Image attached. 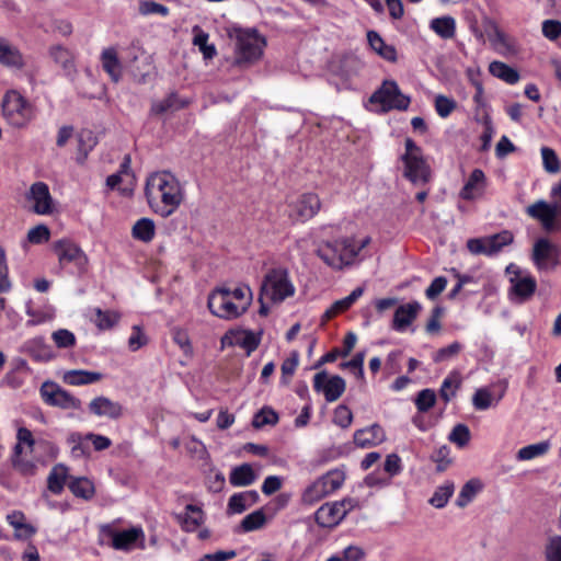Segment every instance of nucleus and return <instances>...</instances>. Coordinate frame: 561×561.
Returning a JSON list of instances; mask_svg holds the SVG:
<instances>
[{
    "mask_svg": "<svg viewBox=\"0 0 561 561\" xmlns=\"http://www.w3.org/2000/svg\"><path fill=\"white\" fill-rule=\"evenodd\" d=\"M252 290L248 285L236 288H216L209 294L208 308L221 319L232 320L243 314L252 304Z\"/></svg>",
    "mask_w": 561,
    "mask_h": 561,
    "instance_id": "obj_1",
    "label": "nucleus"
},
{
    "mask_svg": "<svg viewBox=\"0 0 561 561\" xmlns=\"http://www.w3.org/2000/svg\"><path fill=\"white\" fill-rule=\"evenodd\" d=\"M370 243V238L365 237L360 241L353 238H344L332 242L321 243L317 249V255L330 267L343 270L352 265L359 252Z\"/></svg>",
    "mask_w": 561,
    "mask_h": 561,
    "instance_id": "obj_2",
    "label": "nucleus"
},
{
    "mask_svg": "<svg viewBox=\"0 0 561 561\" xmlns=\"http://www.w3.org/2000/svg\"><path fill=\"white\" fill-rule=\"evenodd\" d=\"M146 196L150 207L160 199L165 207L178 208L183 199L179 181L169 172H156L147 179Z\"/></svg>",
    "mask_w": 561,
    "mask_h": 561,
    "instance_id": "obj_3",
    "label": "nucleus"
},
{
    "mask_svg": "<svg viewBox=\"0 0 561 561\" xmlns=\"http://www.w3.org/2000/svg\"><path fill=\"white\" fill-rule=\"evenodd\" d=\"M405 152L401 156L403 176L414 185H425L431 181L432 170L423 156V150L411 138L404 141Z\"/></svg>",
    "mask_w": 561,
    "mask_h": 561,
    "instance_id": "obj_4",
    "label": "nucleus"
},
{
    "mask_svg": "<svg viewBox=\"0 0 561 561\" xmlns=\"http://www.w3.org/2000/svg\"><path fill=\"white\" fill-rule=\"evenodd\" d=\"M266 43L254 30H236L234 65L249 67L263 55Z\"/></svg>",
    "mask_w": 561,
    "mask_h": 561,
    "instance_id": "obj_5",
    "label": "nucleus"
},
{
    "mask_svg": "<svg viewBox=\"0 0 561 561\" xmlns=\"http://www.w3.org/2000/svg\"><path fill=\"white\" fill-rule=\"evenodd\" d=\"M294 294L295 287L289 279L288 272L283 268H274L264 276L260 301L270 300L279 304Z\"/></svg>",
    "mask_w": 561,
    "mask_h": 561,
    "instance_id": "obj_6",
    "label": "nucleus"
},
{
    "mask_svg": "<svg viewBox=\"0 0 561 561\" xmlns=\"http://www.w3.org/2000/svg\"><path fill=\"white\" fill-rule=\"evenodd\" d=\"M2 111L13 127H24L33 118L32 105L18 91H9L4 95Z\"/></svg>",
    "mask_w": 561,
    "mask_h": 561,
    "instance_id": "obj_7",
    "label": "nucleus"
},
{
    "mask_svg": "<svg viewBox=\"0 0 561 561\" xmlns=\"http://www.w3.org/2000/svg\"><path fill=\"white\" fill-rule=\"evenodd\" d=\"M369 101L374 104H380L383 112L391 110L405 111L410 105V98L404 95L396 81H385L382 85L375 91Z\"/></svg>",
    "mask_w": 561,
    "mask_h": 561,
    "instance_id": "obj_8",
    "label": "nucleus"
},
{
    "mask_svg": "<svg viewBox=\"0 0 561 561\" xmlns=\"http://www.w3.org/2000/svg\"><path fill=\"white\" fill-rule=\"evenodd\" d=\"M43 401L62 410H80L82 402L54 381H45L39 389Z\"/></svg>",
    "mask_w": 561,
    "mask_h": 561,
    "instance_id": "obj_9",
    "label": "nucleus"
},
{
    "mask_svg": "<svg viewBox=\"0 0 561 561\" xmlns=\"http://www.w3.org/2000/svg\"><path fill=\"white\" fill-rule=\"evenodd\" d=\"M104 535L112 539V547L115 550L130 551L137 547L144 548L145 533L141 527H131L126 530L117 531L112 525L101 527Z\"/></svg>",
    "mask_w": 561,
    "mask_h": 561,
    "instance_id": "obj_10",
    "label": "nucleus"
},
{
    "mask_svg": "<svg viewBox=\"0 0 561 561\" xmlns=\"http://www.w3.org/2000/svg\"><path fill=\"white\" fill-rule=\"evenodd\" d=\"M513 239L512 232L504 230L493 236L469 239L467 248L474 255L483 254L491 256L501 251L503 247L511 244Z\"/></svg>",
    "mask_w": 561,
    "mask_h": 561,
    "instance_id": "obj_11",
    "label": "nucleus"
},
{
    "mask_svg": "<svg viewBox=\"0 0 561 561\" xmlns=\"http://www.w3.org/2000/svg\"><path fill=\"white\" fill-rule=\"evenodd\" d=\"M54 251L61 266L73 264L79 272H83L88 265V256L83 250L68 239H61L54 243Z\"/></svg>",
    "mask_w": 561,
    "mask_h": 561,
    "instance_id": "obj_12",
    "label": "nucleus"
},
{
    "mask_svg": "<svg viewBox=\"0 0 561 561\" xmlns=\"http://www.w3.org/2000/svg\"><path fill=\"white\" fill-rule=\"evenodd\" d=\"M313 388L323 392L328 402H334L344 393L346 383L341 376L329 377L325 371H320L313 377Z\"/></svg>",
    "mask_w": 561,
    "mask_h": 561,
    "instance_id": "obj_13",
    "label": "nucleus"
},
{
    "mask_svg": "<svg viewBox=\"0 0 561 561\" xmlns=\"http://www.w3.org/2000/svg\"><path fill=\"white\" fill-rule=\"evenodd\" d=\"M510 297L514 302L523 304L529 300L536 291L537 282L528 273L516 271L515 276H511Z\"/></svg>",
    "mask_w": 561,
    "mask_h": 561,
    "instance_id": "obj_14",
    "label": "nucleus"
},
{
    "mask_svg": "<svg viewBox=\"0 0 561 561\" xmlns=\"http://www.w3.org/2000/svg\"><path fill=\"white\" fill-rule=\"evenodd\" d=\"M558 248L548 239H538L533 248L531 259L538 270H547L558 264Z\"/></svg>",
    "mask_w": 561,
    "mask_h": 561,
    "instance_id": "obj_15",
    "label": "nucleus"
},
{
    "mask_svg": "<svg viewBox=\"0 0 561 561\" xmlns=\"http://www.w3.org/2000/svg\"><path fill=\"white\" fill-rule=\"evenodd\" d=\"M148 59L149 57L146 56L145 50L140 46V43L138 41L133 42L128 48L127 65L130 68L134 77L137 78L140 82H144L146 76L149 75L151 65Z\"/></svg>",
    "mask_w": 561,
    "mask_h": 561,
    "instance_id": "obj_16",
    "label": "nucleus"
},
{
    "mask_svg": "<svg viewBox=\"0 0 561 561\" xmlns=\"http://www.w3.org/2000/svg\"><path fill=\"white\" fill-rule=\"evenodd\" d=\"M134 182V174L130 170V157L126 154L121 163L118 172L111 174L106 179V186L110 190H117L123 194H127L131 191Z\"/></svg>",
    "mask_w": 561,
    "mask_h": 561,
    "instance_id": "obj_17",
    "label": "nucleus"
},
{
    "mask_svg": "<svg viewBox=\"0 0 561 561\" xmlns=\"http://www.w3.org/2000/svg\"><path fill=\"white\" fill-rule=\"evenodd\" d=\"M346 516V508L343 503H324L316 512V522L321 527H334L339 525Z\"/></svg>",
    "mask_w": 561,
    "mask_h": 561,
    "instance_id": "obj_18",
    "label": "nucleus"
},
{
    "mask_svg": "<svg viewBox=\"0 0 561 561\" xmlns=\"http://www.w3.org/2000/svg\"><path fill=\"white\" fill-rule=\"evenodd\" d=\"M89 410L99 417H108L117 420L123 415L124 409L121 403L111 400L107 397H96L89 403Z\"/></svg>",
    "mask_w": 561,
    "mask_h": 561,
    "instance_id": "obj_19",
    "label": "nucleus"
},
{
    "mask_svg": "<svg viewBox=\"0 0 561 561\" xmlns=\"http://www.w3.org/2000/svg\"><path fill=\"white\" fill-rule=\"evenodd\" d=\"M386 440L383 428L375 423L368 427L357 430L354 433V443L360 448L377 446Z\"/></svg>",
    "mask_w": 561,
    "mask_h": 561,
    "instance_id": "obj_20",
    "label": "nucleus"
},
{
    "mask_svg": "<svg viewBox=\"0 0 561 561\" xmlns=\"http://www.w3.org/2000/svg\"><path fill=\"white\" fill-rule=\"evenodd\" d=\"M421 305L417 301L408 302L399 306L393 316L392 328L398 332H403L417 317Z\"/></svg>",
    "mask_w": 561,
    "mask_h": 561,
    "instance_id": "obj_21",
    "label": "nucleus"
},
{
    "mask_svg": "<svg viewBox=\"0 0 561 561\" xmlns=\"http://www.w3.org/2000/svg\"><path fill=\"white\" fill-rule=\"evenodd\" d=\"M0 65L22 69L25 65L24 58L20 49L9 43L8 39L0 36Z\"/></svg>",
    "mask_w": 561,
    "mask_h": 561,
    "instance_id": "obj_22",
    "label": "nucleus"
},
{
    "mask_svg": "<svg viewBox=\"0 0 561 561\" xmlns=\"http://www.w3.org/2000/svg\"><path fill=\"white\" fill-rule=\"evenodd\" d=\"M101 64L103 70L114 82H118L123 75V66L118 58V53L114 47H107L101 53Z\"/></svg>",
    "mask_w": 561,
    "mask_h": 561,
    "instance_id": "obj_23",
    "label": "nucleus"
},
{
    "mask_svg": "<svg viewBox=\"0 0 561 561\" xmlns=\"http://www.w3.org/2000/svg\"><path fill=\"white\" fill-rule=\"evenodd\" d=\"M176 520L184 531L193 533L204 523V512L201 507L188 504L184 513L176 515Z\"/></svg>",
    "mask_w": 561,
    "mask_h": 561,
    "instance_id": "obj_24",
    "label": "nucleus"
},
{
    "mask_svg": "<svg viewBox=\"0 0 561 561\" xmlns=\"http://www.w3.org/2000/svg\"><path fill=\"white\" fill-rule=\"evenodd\" d=\"M30 198L34 202L33 210H51L54 206L48 185L44 182L31 186Z\"/></svg>",
    "mask_w": 561,
    "mask_h": 561,
    "instance_id": "obj_25",
    "label": "nucleus"
},
{
    "mask_svg": "<svg viewBox=\"0 0 561 561\" xmlns=\"http://www.w3.org/2000/svg\"><path fill=\"white\" fill-rule=\"evenodd\" d=\"M364 294L363 287H356L347 297L334 301L322 316L323 321H328L339 313L348 310Z\"/></svg>",
    "mask_w": 561,
    "mask_h": 561,
    "instance_id": "obj_26",
    "label": "nucleus"
},
{
    "mask_svg": "<svg viewBox=\"0 0 561 561\" xmlns=\"http://www.w3.org/2000/svg\"><path fill=\"white\" fill-rule=\"evenodd\" d=\"M102 379V374L82 369L68 370L64 374L62 380L70 386H83L98 382Z\"/></svg>",
    "mask_w": 561,
    "mask_h": 561,
    "instance_id": "obj_27",
    "label": "nucleus"
},
{
    "mask_svg": "<svg viewBox=\"0 0 561 561\" xmlns=\"http://www.w3.org/2000/svg\"><path fill=\"white\" fill-rule=\"evenodd\" d=\"M259 500V493L256 491H245L233 494L228 502V512L231 514H241L249 506L254 504Z\"/></svg>",
    "mask_w": 561,
    "mask_h": 561,
    "instance_id": "obj_28",
    "label": "nucleus"
},
{
    "mask_svg": "<svg viewBox=\"0 0 561 561\" xmlns=\"http://www.w3.org/2000/svg\"><path fill=\"white\" fill-rule=\"evenodd\" d=\"M367 41L369 46L383 59L396 62L397 50L392 45H387L376 31L367 32Z\"/></svg>",
    "mask_w": 561,
    "mask_h": 561,
    "instance_id": "obj_29",
    "label": "nucleus"
},
{
    "mask_svg": "<svg viewBox=\"0 0 561 561\" xmlns=\"http://www.w3.org/2000/svg\"><path fill=\"white\" fill-rule=\"evenodd\" d=\"M77 141V161L83 163L89 152L95 147L96 138L90 129H81L76 135Z\"/></svg>",
    "mask_w": 561,
    "mask_h": 561,
    "instance_id": "obj_30",
    "label": "nucleus"
},
{
    "mask_svg": "<svg viewBox=\"0 0 561 561\" xmlns=\"http://www.w3.org/2000/svg\"><path fill=\"white\" fill-rule=\"evenodd\" d=\"M256 480V474L249 463H242L234 467L229 476V482L233 486H247Z\"/></svg>",
    "mask_w": 561,
    "mask_h": 561,
    "instance_id": "obj_31",
    "label": "nucleus"
},
{
    "mask_svg": "<svg viewBox=\"0 0 561 561\" xmlns=\"http://www.w3.org/2000/svg\"><path fill=\"white\" fill-rule=\"evenodd\" d=\"M484 182L485 175L483 171L480 169H474L461 191V196L463 198L470 199L480 195L484 188Z\"/></svg>",
    "mask_w": 561,
    "mask_h": 561,
    "instance_id": "obj_32",
    "label": "nucleus"
},
{
    "mask_svg": "<svg viewBox=\"0 0 561 561\" xmlns=\"http://www.w3.org/2000/svg\"><path fill=\"white\" fill-rule=\"evenodd\" d=\"M431 30L444 39H450L456 34V21L450 15L435 18L431 21Z\"/></svg>",
    "mask_w": 561,
    "mask_h": 561,
    "instance_id": "obj_33",
    "label": "nucleus"
},
{
    "mask_svg": "<svg viewBox=\"0 0 561 561\" xmlns=\"http://www.w3.org/2000/svg\"><path fill=\"white\" fill-rule=\"evenodd\" d=\"M492 76L505 81L508 84H515L519 80V73L514 68L502 61H493L489 66Z\"/></svg>",
    "mask_w": 561,
    "mask_h": 561,
    "instance_id": "obj_34",
    "label": "nucleus"
},
{
    "mask_svg": "<svg viewBox=\"0 0 561 561\" xmlns=\"http://www.w3.org/2000/svg\"><path fill=\"white\" fill-rule=\"evenodd\" d=\"M68 468L61 463L56 465L50 470L47 478V488L54 494H59L64 490L67 479Z\"/></svg>",
    "mask_w": 561,
    "mask_h": 561,
    "instance_id": "obj_35",
    "label": "nucleus"
},
{
    "mask_svg": "<svg viewBox=\"0 0 561 561\" xmlns=\"http://www.w3.org/2000/svg\"><path fill=\"white\" fill-rule=\"evenodd\" d=\"M154 222L149 218H141L137 220L131 229L133 237L142 242H150L154 237Z\"/></svg>",
    "mask_w": 561,
    "mask_h": 561,
    "instance_id": "obj_36",
    "label": "nucleus"
},
{
    "mask_svg": "<svg viewBox=\"0 0 561 561\" xmlns=\"http://www.w3.org/2000/svg\"><path fill=\"white\" fill-rule=\"evenodd\" d=\"M49 55L56 64L61 66L67 71H72L75 68V56L66 47L61 45L51 46Z\"/></svg>",
    "mask_w": 561,
    "mask_h": 561,
    "instance_id": "obj_37",
    "label": "nucleus"
},
{
    "mask_svg": "<svg viewBox=\"0 0 561 561\" xmlns=\"http://www.w3.org/2000/svg\"><path fill=\"white\" fill-rule=\"evenodd\" d=\"M193 32V44L199 48L205 59H213L216 56L217 50L213 44H208V34L199 26H194Z\"/></svg>",
    "mask_w": 561,
    "mask_h": 561,
    "instance_id": "obj_38",
    "label": "nucleus"
},
{
    "mask_svg": "<svg viewBox=\"0 0 561 561\" xmlns=\"http://www.w3.org/2000/svg\"><path fill=\"white\" fill-rule=\"evenodd\" d=\"M327 495H329L328 490L319 478L304 491L301 500L305 504H314Z\"/></svg>",
    "mask_w": 561,
    "mask_h": 561,
    "instance_id": "obj_39",
    "label": "nucleus"
},
{
    "mask_svg": "<svg viewBox=\"0 0 561 561\" xmlns=\"http://www.w3.org/2000/svg\"><path fill=\"white\" fill-rule=\"evenodd\" d=\"M70 491L78 497L90 500L95 493L94 484L87 478H75L69 482Z\"/></svg>",
    "mask_w": 561,
    "mask_h": 561,
    "instance_id": "obj_40",
    "label": "nucleus"
},
{
    "mask_svg": "<svg viewBox=\"0 0 561 561\" xmlns=\"http://www.w3.org/2000/svg\"><path fill=\"white\" fill-rule=\"evenodd\" d=\"M550 448L549 442H540L531 445H527L523 448H520L517 454L516 458L517 460L525 461V460H531L537 457L543 456L548 453Z\"/></svg>",
    "mask_w": 561,
    "mask_h": 561,
    "instance_id": "obj_41",
    "label": "nucleus"
},
{
    "mask_svg": "<svg viewBox=\"0 0 561 561\" xmlns=\"http://www.w3.org/2000/svg\"><path fill=\"white\" fill-rule=\"evenodd\" d=\"M455 485L450 481H446L437 486L433 496L430 499V504L436 508H443L448 503L450 496L454 494Z\"/></svg>",
    "mask_w": 561,
    "mask_h": 561,
    "instance_id": "obj_42",
    "label": "nucleus"
},
{
    "mask_svg": "<svg viewBox=\"0 0 561 561\" xmlns=\"http://www.w3.org/2000/svg\"><path fill=\"white\" fill-rule=\"evenodd\" d=\"M461 378L458 371H451L443 381L439 394L445 402H449L460 387Z\"/></svg>",
    "mask_w": 561,
    "mask_h": 561,
    "instance_id": "obj_43",
    "label": "nucleus"
},
{
    "mask_svg": "<svg viewBox=\"0 0 561 561\" xmlns=\"http://www.w3.org/2000/svg\"><path fill=\"white\" fill-rule=\"evenodd\" d=\"M85 436H82L80 433H71L67 437V444L70 446L71 456L73 458L85 457L90 454V447L85 443Z\"/></svg>",
    "mask_w": 561,
    "mask_h": 561,
    "instance_id": "obj_44",
    "label": "nucleus"
},
{
    "mask_svg": "<svg viewBox=\"0 0 561 561\" xmlns=\"http://www.w3.org/2000/svg\"><path fill=\"white\" fill-rule=\"evenodd\" d=\"M547 232L561 230V213H529Z\"/></svg>",
    "mask_w": 561,
    "mask_h": 561,
    "instance_id": "obj_45",
    "label": "nucleus"
},
{
    "mask_svg": "<svg viewBox=\"0 0 561 561\" xmlns=\"http://www.w3.org/2000/svg\"><path fill=\"white\" fill-rule=\"evenodd\" d=\"M186 105V101H181L175 93H171L164 100L154 102L151 106V112L154 114H162L170 110L183 108Z\"/></svg>",
    "mask_w": 561,
    "mask_h": 561,
    "instance_id": "obj_46",
    "label": "nucleus"
},
{
    "mask_svg": "<svg viewBox=\"0 0 561 561\" xmlns=\"http://www.w3.org/2000/svg\"><path fill=\"white\" fill-rule=\"evenodd\" d=\"M93 312L95 317L92 319V321L101 330H108L113 328L118 322L119 319L118 313L114 311H103L100 308H95Z\"/></svg>",
    "mask_w": 561,
    "mask_h": 561,
    "instance_id": "obj_47",
    "label": "nucleus"
},
{
    "mask_svg": "<svg viewBox=\"0 0 561 561\" xmlns=\"http://www.w3.org/2000/svg\"><path fill=\"white\" fill-rule=\"evenodd\" d=\"M323 481L325 489L328 490V493L331 494L339 490L345 480V474L342 470H331L328 473L320 477Z\"/></svg>",
    "mask_w": 561,
    "mask_h": 561,
    "instance_id": "obj_48",
    "label": "nucleus"
},
{
    "mask_svg": "<svg viewBox=\"0 0 561 561\" xmlns=\"http://www.w3.org/2000/svg\"><path fill=\"white\" fill-rule=\"evenodd\" d=\"M266 522V517L261 510L247 515L241 522L243 531H253L260 529Z\"/></svg>",
    "mask_w": 561,
    "mask_h": 561,
    "instance_id": "obj_49",
    "label": "nucleus"
},
{
    "mask_svg": "<svg viewBox=\"0 0 561 561\" xmlns=\"http://www.w3.org/2000/svg\"><path fill=\"white\" fill-rule=\"evenodd\" d=\"M543 168L549 173H558L561 169L560 160L556 151L549 147L541 148Z\"/></svg>",
    "mask_w": 561,
    "mask_h": 561,
    "instance_id": "obj_50",
    "label": "nucleus"
},
{
    "mask_svg": "<svg viewBox=\"0 0 561 561\" xmlns=\"http://www.w3.org/2000/svg\"><path fill=\"white\" fill-rule=\"evenodd\" d=\"M277 422V413L272 409L264 408L254 415L252 425L256 428H261L265 425H275Z\"/></svg>",
    "mask_w": 561,
    "mask_h": 561,
    "instance_id": "obj_51",
    "label": "nucleus"
},
{
    "mask_svg": "<svg viewBox=\"0 0 561 561\" xmlns=\"http://www.w3.org/2000/svg\"><path fill=\"white\" fill-rule=\"evenodd\" d=\"M436 393L432 389H423L417 393L415 405L420 412H426L434 407Z\"/></svg>",
    "mask_w": 561,
    "mask_h": 561,
    "instance_id": "obj_52",
    "label": "nucleus"
},
{
    "mask_svg": "<svg viewBox=\"0 0 561 561\" xmlns=\"http://www.w3.org/2000/svg\"><path fill=\"white\" fill-rule=\"evenodd\" d=\"M546 561H561V536L556 535L548 539L545 548Z\"/></svg>",
    "mask_w": 561,
    "mask_h": 561,
    "instance_id": "obj_53",
    "label": "nucleus"
},
{
    "mask_svg": "<svg viewBox=\"0 0 561 561\" xmlns=\"http://www.w3.org/2000/svg\"><path fill=\"white\" fill-rule=\"evenodd\" d=\"M448 439L459 447L466 446L470 440L469 427L465 424H457L451 430Z\"/></svg>",
    "mask_w": 561,
    "mask_h": 561,
    "instance_id": "obj_54",
    "label": "nucleus"
},
{
    "mask_svg": "<svg viewBox=\"0 0 561 561\" xmlns=\"http://www.w3.org/2000/svg\"><path fill=\"white\" fill-rule=\"evenodd\" d=\"M462 350V344L459 342H454L450 345L446 347H442L438 351L435 352L433 355V360L435 363H440L448 360L455 356H457Z\"/></svg>",
    "mask_w": 561,
    "mask_h": 561,
    "instance_id": "obj_55",
    "label": "nucleus"
},
{
    "mask_svg": "<svg viewBox=\"0 0 561 561\" xmlns=\"http://www.w3.org/2000/svg\"><path fill=\"white\" fill-rule=\"evenodd\" d=\"M51 339L59 348L72 347L76 344L75 334L66 329L55 331Z\"/></svg>",
    "mask_w": 561,
    "mask_h": 561,
    "instance_id": "obj_56",
    "label": "nucleus"
},
{
    "mask_svg": "<svg viewBox=\"0 0 561 561\" xmlns=\"http://www.w3.org/2000/svg\"><path fill=\"white\" fill-rule=\"evenodd\" d=\"M492 394L486 388L478 389L472 397V404L477 410L484 411L492 405Z\"/></svg>",
    "mask_w": 561,
    "mask_h": 561,
    "instance_id": "obj_57",
    "label": "nucleus"
},
{
    "mask_svg": "<svg viewBox=\"0 0 561 561\" xmlns=\"http://www.w3.org/2000/svg\"><path fill=\"white\" fill-rule=\"evenodd\" d=\"M139 13L141 15L160 14L165 16L169 13V9L151 0H141L139 2Z\"/></svg>",
    "mask_w": 561,
    "mask_h": 561,
    "instance_id": "obj_58",
    "label": "nucleus"
},
{
    "mask_svg": "<svg viewBox=\"0 0 561 561\" xmlns=\"http://www.w3.org/2000/svg\"><path fill=\"white\" fill-rule=\"evenodd\" d=\"M185 449L194 459L203 460L207 457L205 445L194 436L185 443Z\"/></svg>",
    "mask_w": 561,
    "mask_h": 561,
    "instance_id": "obj_59",
    "label": "nucleus"
},
{
    "mask_svg": "<svg viewBox=\"0 0 561 561\" xmlns=\"http://www.w3.org/2000/svg\"><path fill=\"white\" fill-rule=\"evenodd\" d=\"M456 106V102L445 95H437L435 99V110L440 117L449 116Z\"/></svg>",
    "mask_w": 561,
    "mask_h": 561,
    "instance_id": "obj_60",
    "label": "nucleus"
},
{
    "mask_svg": "<svg viewBox=\"0 0 561 561\" xmlns=\"http://www.w3.org/2000/svg\"><path fill=\"white\" fill-rule=\"evenodd\" d=\"M49 229L45 225L33 227L27 232V240L33 244H41L49 240Z\"/></svg>",
    "mask_w": 561,
    "mask_h": 561,
    "instance_id": "obj_61",
    "label": "nucleus"
},
{
    "mask_svg": "<svg viewBox=\"0 0 561 561\" xmlns=\"http://www.w3.org/2000/svg\"><path fill=\"white\" fill-rule=\"evenodd\" d=\"M333 421L342 428H347L353 421L352 411L346 405H339L334 410Z\"/></svg>",
    "mask_w": 561,
    "mask_h": 561,
    "instance_id": "obj_62",
    "label": "nucleus"
},
{
    "mask_svg": "<svg viewBox=\"0 0 561 561\" xmlns=\"http://www.w3.org/2000/svg\"><path fill=\"white\" fill-rule=\"evenodd\" d=\"M541 30L546 38L556 41L561 35V22L558 20H545Z\"/></svg>",
    "mask_w": 561,
    "mask_h": 561,
    "instance_id": "obj_63",
    "label": "nucleus"
},
{
    "mask_svg": "<svg viewBox=\"0 0 561 561\" xmlns=\"http://www.w3.org/2000/svg\"><path fill=\"white\" fill-rule=\"evenodd\" d=\"M391 479L385 473L379 470H376L371 473H369L364 482L369 488H382L390 484Z\"/></svg>",
    "mask_w": 561,
    "mask_h": 561,
    "instance_id": "obj_64",
    "label": "nucleus"
}]
</instances>
